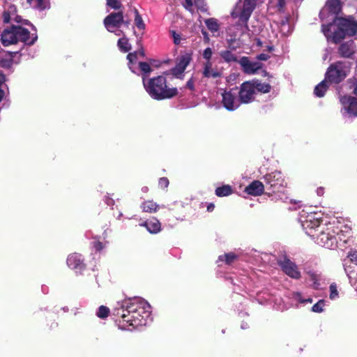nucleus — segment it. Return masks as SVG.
I'll list each match as a JSON object with an SVG mask.
<instances>
[{
  "mask_svg": "<svg viewBox=\"0 0 357 357\" xmlns=\"http://www.w3.org/2000/svg\"><path fill=\"white\" fill-rule=\"evenodd\" d=\"M139 226L146 227V230L151 234H158L161 231V224L154 217L140 223Z\"/></svg>",
  "mask_w": 357,
  "mask_h": 357,
  "instance_id": "nucleus-19",
  "label": "nucleus"
},
{
  "mask_svg": "<svg viewBox=\"0 0 357 357\" xmlns=\"http://www.w3.org/2000/svg\"><path fill=\"white\" fill-rule=\"evenodd\" d=\"M238 94V90L236 89L225 91L222 93V103L226 109L234 111L240 107L242 103L240 100V98L237 97Z\"/></svg>",
  "mask_w": 357,
  "mask_h": 357,
  "instance_id": "nucleus-11",
  "label": "nucleus"
},
{
  "mask_svg": "<svg viewBox=\"0 0 357 357\" xmlns=\"http://www.w3.org/2000/svg\"><path fill=\"white\" fill-rule=\"evenodd\" d=\"M137 52L130 53L127 56V59L129 61V63H128L129 68L134 73H137V66H138V63H139V62H137Z\"/></svg>",
  "mask_w": 357,
  "mask_h": 357,
  "instance_id": "nucleus-29",
  "label": "nucleus"
},
{
  "mask_svg": "<svg viewBox=\"0 0 357 357\" xmlns=\"http://www.w3.org/2000/svg\"><path fill=\"white\" fill-rule=\"evenodd\" d=\"M240 63L243 68L244 71L248 74H254L261 68V65L259 62L250 61L248 58L243 57Z\"/></svg>",
  "mask_w": 357,
  "mask_h": 357,
  "instance_id": "nucleus-20",
  "label": "nucleus"
},
{
  "mask_svg": "<svg viewBox=\"0 0 357 357\" xmlns=\"http://www.w3.org/2000/svg\"><path fill=\"white\" fill-rule=\"evenodd\" d=\"M118 47L123 52H127L131 49V45L129 43L128 38L125 37L119 38Z\"/></svg>",
  "mask_w": 357,
  "mask_h": 357,
  "instance_id": "nucleus-32",
  "label": "nucleus"
},
{
  "mask_svg": "<svg viewBox=\"0 0 357 357\" xmlns=\"http://www.w3.org/2000/svg\"><path fill=\"white\" fill-rule=\"evenodd\" d=\"M116 315L120 316L118 326L121 330H132L146 326L151 321V306L139 298L125 299L117 303Z\"/></svg>",
  "mask_w": 357,
  "mask_h": 357,
  "instance_id": "nucleus-1",
  "label": "nucleus"
},
{
  "mask_svg": "<svg viewBox=\"0 0 357 357\" xmlns=\"http://www.w3.org/2000/svg\"><path fill=\"white\" fill-rule=\"evenodd\" d=\"M324 194V189L322 187L318 188L317 189V195L318 196H322Z\"/></svg>",
  "mask_w": 357,
  "mask_h": 357,
  "instance_id": "nucleus-53",
  "label": "nucleus"
},
{
  "mask_svg": "<svg viewBox=\"0 0 357 357\" xmlns=\"http://www.w3.org/2000/svg\"><path fill=\"white\" fill-rule=\"evenodd\" d=\"M279 264L282 271L287 275L294 279H298L300 278L301 273L297 266L289 259L285 258L283 260L280 261Z\"/></svg>",
  "mask_w": 357,
  "mask_h": 357,
  "instance_id": "nucleus-14",
  "label": "nucleus"
},
{
  "mask_svg": "<svg viewBox=\"0 0 357 357\" xmlns=\"http://www.w3.org/2000/svg\"><path fill=\"white\" fill-rule=\"evenodd\" d=\"M310 280L312 282V286L314 289H319L321 286L320 281L321 280V277L320 275L317 274L315 273H310Z\"/></svg>",
  "mask_w": 357,
  "mask_h": 357,
  "instance_id": "nucleus-38",
  "label": "nucleus"
},
{
  "mask_svg": "<svg viewBox=\"0 0 357 357\" xmlns=\"http://www.w3.org/2000/svg\"><path fill=\"white\" fill-rule=\"evenodd\" d=\"M353 95L344 96L340 98L342 113L345 116H357V81L354 83Z\"/></svg>",
  "mask_w": 357,
  "mask_h": 357,
  "instance_id": "nucleus-9",
  "label": "nucleus"
},
{
  "mask_svg": "<svg viewBox=\"0 0 357 357\" xmlns=\"http://www.w3.org/2000/svg\"><path fill=\"white\" fill-rule=\"evenodd\" d=\"M354 52V46L352 42L342 44L340 47V53L344 57H349Z\"/></svg>",
  "mask_w": 357,
  "mask_h": 357,
  "instance_id": "nucleus-28",
  "label": "nucleus"
},
{
  "mask_svg": "<svg viewBox=\"0 0 357 357\" xmlns=\"http://www.w3.org/2000/svg\"><path fill=\"white\" fill-rule=\"evenodd\" d=\"M3 20L5 23L12 22H20L22 19L17 13V8L15 5L6 4L4 7Z\"/></svg>",
  "mask_w": 357,
  "mask_h": 357,
  "instance_id": "nucleus-16",
  "label": "nucleus"
},
{
  "mask_svg": "<svg viewBox=\"0 0 357 357\" xmlns=\"http://www.w3.org/2000/svg\"><path fill=\"white\" fill-rule=\"evenodd\" d=\"M3 79V77L2 75H0V82H1ZM5 96V91L3 89V86L1 84H0V102L2 100Z\"/></svg>",
  "mask_w": 357,
  "mask_h": 357,
  "instance_id": "nucleus-50",
  "label": "nucleus"
},
{
  "mask_svg": "<svg viewBox=\"0 0 357 357\" xmlns=\"http://www.w3.org/2000/svg\"><path fill=\"white\" fill-rule=\"evenodd\" d=\"M38 39L36 30L33 32L22 26H12L5 29L1 33V41L4 46L22 43L26 45H33Z\"/></svg>",
  "mask_w": 357,
  "mask_h": 357,
  "instance_id": "nucleus-5",
  "label": "nucleus"
},
{
  "mask_svg": "<svg viewBox=\"0 0 357 357\" xmlns=\"http://www.w3.org/2000/svg\"><path fill=\"white\" fill-rule=\"evenodd\" d=\"M107 4L112 8L118 10L121 7V3L119 0H107Z\"/></svg>",
  "mask_w": 357,
  "mask_h": 357,
  "instance_id": "nucleus-44",
  "label": "nucleus"
},
{
  "mask_svg": "<svg viewBox=\"0 0 357 357\" xmlns=\"http://www.w3.org/2000/svg\"><path fill=\"white\" fill-rule=\"evenodd\" d=\"M340 10L341 3L340 0H327L325 7L320 12V17L323 19L326 11L332 15H336Z\"/></svg>",
  "mask_w": 357,
  "mask_h": 357,
  "instance_id": "nucleus-18",
  "label": "nucleus"
},
{
  "mask_svg": "<svg viewBox=\"0 0 357 357\" xmlns=\"http://www.w3.org/2000/svg\"><path fill=\"white\" fill-rule=\"evenodd\" d=\"M322 215L321 213L304 211L301 212L299 220L303 229L308 236L314 237L315 233L320 229V227L323 225H321Z\"/></svg>",
  "mask_w": 357,
  "mask_h": 357,
  "instance_id": "nucleus-6",
  "label": "nucleus"
},
{
  "mask_svg": "<svg viewBox=\"0 0 357 357\" xmlns=\"http://www.w3.org/2000/svg\"><path fill=\"white\" fill-rule=\"evenodd\" d=\"M135 24L140 30L145 29V24L137 9L135 10Z\"/></svg>",
  "mask_w": 357,
  "mask_h": 357,
  "instance_id": "nucleus-37",
  "label": "nucleus"
},
{
  "mask_svg": "<svg viewBox=\"0 0 357 357\" xmlns=\"http://www.w3.org/2000/svg\"><path fill=\"white\" fill-rule=\"evenodd\" d=\"M142 190L144 192H148V190H149V188H148V187H143V188H142Z\"/></svg>",
  "mask_w": 357,
  "mask_h": 357,
  "instance_id": "nucleus-57",
  "label": "nucleus"
},
{
  "mask_svg": "<svg viewBox=\"0 0 357 357\" xmlns=\"http://www.w3.org/2000/svg\"><path fill=\"white\" fill-rule=\"evenodd\" d=\"M188 87H189L190 89H192V84H190V82L188 83Z\"/></svg>",
  "mask_w": 357,
  "mask_h": 357,
  "instance_id": "nucleus-58",
  "label": "nucleus"
},
{
  "mask_svg": "<svg viewBox=\"0 0 357 357\" xmlns=\"http://www.w3.org/2000/svg\"><path fill=\"white\" fill-rule=\"evenodd\" d=\"M349 70V68L347 64L337 62L328 68L326 78L330 82L337 84L347 77Z\"/></svg>",
  "mask_w": 357,
  "mask_h": 357,
  "instance_id": "nucleus-10",
  "label": "nucleus"
},
{
  "mask_svg": "<svg viewBox=\"0 0 357 357\" xmlns=\"http://www.w3.org/2000/svg\"><path fill=\"white\" fill-rule=\"evenodd\" d=\"M236 258V255L232 252L226 253L219 256L218 261H225L226 264H231Z\"/></svg>",
  "mask_w": 357,
  "mask_h": 357,
  "instance_id": "nucleus-33",
  "label": "nucleus"
},
{
  "mask_svg": "<svg viewBox=\"0 0 357 357\" xmlns=\"http://www.w3.org/2000/svg\"><path fill=\"white\" fill-rule=\"evenodd\" d=\"M322 32L328 40L337 43L346 36L357 33V22L353 19L335 18L332 24L322 25Z\"/></svg>",
  "mask_w": 357,
  "mask_h": 357,
  "instance_id": "nucleus-3",
  "label": "nucleus"
},
{
  "mask_svg": "<svg viewBox=\"0 0 357 357\" xmlns=\"http://www.w3.org/2000/svg\"><path fill=\"white\" fill-rule=\"evenodd\" d=\"M144 87L148 94L153 99L160 100L171 98L177 94L176 88H169L167 79L163 75L150 79L142 77Z\"/></svg>",
  "mask_w": 357,
  "mask_h": 357,
  "instance_id": "nucleus-4",
  "label": "nucleus"
},
{
  "mask_svg": "<svg viewBox=\"0 0 357 357\" xmlns=\"http://www.w3.org/2000/svg\"><path fill=\"white\" fill-rule=\"evenodd\" d=\"M338 291L337 289L336 284H331L330 285V298L331 300H335L338 298Z\"/></svg>",
  "mask_w": 357,
  "mask_h": 357,
  "instance_id": "nucleus-43",
  "label": "nucleus"
},
{
  "mask_svg": "<svg viewBox=\"0 0 357 357\" xmlns=\"http://www.w3.org/2000/svg\"><path fill=\"white\" fill-rule=\"evenodd\" d=\"M215 208V206L213 204H208L207 206V211H212Z\"/></svg>",
  "mask_w": 357,
  "mask_h": 357,
  "instance_id": "nucleus-55",
  "label": "nucleus"
},
{
  "mask_svg": "<svg viewBox=\"0 0 357 357\" xmlns=\"http://www.w3.org/2000/svg\"><path fill=\"white\" fill-rule=\"evenodd\" d=\"M109 312V309L104 305L99 307L96 315L100 319L106 318Z\"/></svg>",
  "mask_w": 357,
  "mask_h": 357,
  "instance_id": "nucleus-42",
  "label": "nucleus"
},
{
  "mask_svg": "<svg viewBox=\"0 0 357 357\" xmlns=\"http://www.w3.org/2000/svg\"><path fill=\"white\" fill-rule=\"evenodd\" d=\"M240 100L243 104H248L252 102L256 94L255 91V86L251 81L243 82L240 87V90L238 91Z\"/></svg>",
  "mask_w": 357,
  "mask_h": 357,
  "instance_id": "nucleus-12",
  "label": "nucleus"
},
{
  "mask_svg": "<svg viewBox=\"0 0 357 357\" xmlns=\"http://www.w3.org/2000/svg\"><path fill=\"white\" fill-rule=\"evenodd\" d=\"M327 82L328 80L322 81L319 83L314 89V94L318 97L324 96L326 89H327Z\"/></svg>",
  "mask_w": 357,
  "mask_h": 357,
  "instance_id": "nucleus-31",
  "label": "nucleus"
},
{
  "mask_svg": "<svg viewBox=\"0 0 357 357\" xmlns=\"http://www.w3.org/2000/svg\"><path fill=\"white\" fill-rule=\"evenodd\" d=\"M202 35L204 36V40L205 43H208L210 41V37L208 33L206 31H202Z\"/></svg>",
  "mask_w": 357,
  "mask_h": 357,
  "instance_id": "nucleus-52",
  "label": "nucleus"
},
{
  "mask_svg": "<svg viewBox=\"0 0 357 357\" xmlns=\"http://www.w3.org/2000/svg\"><path fill=\"white\" fill-rule=\"evenodd\" d=\"M27 2L32 5L34 1H36V4L33 5L34 7H37L40 10H44L47 8L49 6L48 0H26Z\"/></svg>",
  "mask_w": 357,
  "mask_h": 357,
  "instance_id": "nucleus-36",
  "label": "nucleus"
},
{
  "mask_svg": "<svg viewBox=\"0 0 357 357\" xmlns=\"http://www.w3.org/2000/svg\"><path fill=\"white\" fill-rule=\"evenodd\" d=\"M106 203L109 206H112L114 204V201L112 198H107L106 199Z\"/></svg>",
  "mask_w": 357,
  "mask_h": 357,
  "instance_id": "nucleus-54",
  "label": "nucleus"
},
{
  "mask_svg": "<svg viewBox=\"0 0 357 357\" xmlns=\"http://www.w3.org/2000/svg\"><path fill=\"white\" fill-rule=\"evenodd\" d=\"M66 262L68 267L75 270H82L84 266L82 256L77 253L70 255Z\"/></svg>",
  "mask_w": 357,
  "mask_h": 357,
  "instance_id": "nucleus-21",
  "label": "nucleus"
},
{
  "mask_svg": "<svg viewBox=\"0 0 357 357\" xmlns=\"http://www.w3.org/2000/svg\"><path fill=\"white\" fill-rule=\"evenodd\" d=\"M293 298L295 301H298V303H300L301 304H306V303H312V299L311 298H308L304 299L302 297V295L300 293H298V292L294 293Z\"/></svg>",
  "mask_w": 357,
  "mask_h": 357,
  "instance_id": "nucleus-41",
  "label": "nucleus"
},
{
  "mask_svg": "<svg viewBox=\"0 0 357 357\" xmlns=\"http://www.w3.org/2000/svg\"><path fill=\"white\" fill-rule=\"evenodd\" d=\"M347 257L350 259L351 261L357 264V250H351L348 253Z\"/></svg>",
  "mask_w": 357,
  "mask_h": 357,
  "instance_id": "nucleus-47",
  "label": "nucleus"
},
{
  "mask_svg": "<svg viewBox=\"0 0 357 357\" xmlns=\"http://www.w3.org/2000/svg\"><path fill=\"white\" fill-rule=\"evenodd\" d=\"M233 190L229 185H224L221 187H218L215 190V195L218 197H226L231 195Z\"/></svg>",
  "mask_w": 357,
  "mask_h": 357,
  "instance_id": "nucleus-30",
  "label": "nucleus"
},
{
  "mask_svg": "<svg viewBox=\"0 0 357 357\" xmlns=\"http://www.w3.org/2000/svg\"><path fill=\"white\" fill-rule=\"evenodd\" d=\"M139 68L141 72L143 73V77L148 76L152 69L151 66L146 62H139L137 66V69Z\"/></svg>",
  "mask_w": 357,
  "mask_h": 357,
  "instance_id": "nucleus-34",
  "label": "nucleus"
},
{
  "mask_svg": "<svg viewBox=\"0 0 357 357\" xmlns=\"http://www.w3.org/2000/svg\"><path fill=\"white\" fill-rule=\"evenodd\" d=\"M203 75L206 77H217L219 73L216 69L213 68L211 61H206L204 64Z\"/></svg>",
  "mask_w": 357,
  "mask_h": 357,
  "instance_id": "nucleus-26",
  "label": "nucleus"
},
{
  "mask_svg": "<svg viewBox=\"0 0 357 357\" xmlns=\"http://www.w3.org/2000/svg\"><path fill=\"white\" fill-rule=\"evenodd\" d=\"M141 208L143 212L154 213L160 208V206L152 200H146L142 203Z\"/></svg>",
  "mask_w": 357,
  "mask_h": 357,
  "instance_id": "nucleus-25",
  "label": "nucleus"
},
{
  "mask_svg": "<svg viewBox=\"0 0 357 357\" xmlns=\"http://www.w3.org/2000/svg\"><path fill=\"white\" fill-rule=\"evenodd\" d=\"M158 185H159L160 188L165 189V188H167V186L169 185V181L167 178H165V177L160 178L159 180V182H158Z\"/></svg>",
  "mask_w": 357,
  "mask_h": 357,
  "instance_id": "nucleus-48",
  "label": "nucleus"
},
{
  "mask_svg": "<svg viewBox=\"0 0 357 357\" xmlns=\"http://www.w3.org/2000/svg\"><path fill=\"white\" fill-rule=\"evenodd\" d=\"M312 238L317 244L328 249L336 248L338 240L340 246L341 243L350 245L354 242L351 228L349 226L344 225L338 228L331 223L323 225Z\"/></svg>",
  "mask_w": 357,
  "mask_h": 357,
  "instance_id": "nucleus-2",
  "label": "nucleus"
},
{
  "mask_svg": "<svg viewBox=\"0 0 357 357\" xmlns=\"http://www.w3.org/2000/svg\"><path fill=\"white\" fill-rule=\"evenodd\" d=\"M93 246L97 251H100L105 248L103 243L98 241H93Z\"/></svg>",
  "mask_w": 357,
  "mask_h": 357,
  "instance_id": "nucleus-49",
  "label": "nucleus"
},
{
  "mask_svg": "<svg viewBox=\"0 0 357 357\" xmlns=\"http://www.w3.org/2000/svg\"><path fill=\"white\" fill-rule=\"evenodd\" d=\"M326 306V301L324 300H319L312 307V311L316 313L322 312Z\"/></svg>",
  "mask_w": 357,
  "mask_h": 357,
  "instance_id": "nucleus-40",
  "label": "nucleus"
},
{
  "mask_svg": "<svg viewBox=\"0 0 357 357\" xmlns=\"http://www.w3.org/2000/svg\"><path fill=\"white\" fill-rule=\"evenodd\" d=\"M191 59V55L188 53L181 55L177 64L172 70V74L177 77H180L185 71L186 67L189 65Z\"/></svg>",
  "mask_w": 357,
  "mask_h": 357,
  "instance_id": "nucleus-15",
  "label": "nucleus"
},
{
  "mask_svg": "<svg viewBox=\"0 0 357 357\" xmlns=\"http://www.w3.org/2000/svg\"><path fill=\"white\" fill-rule=\"evenodd\" d=\"M213 55V50L211 47L206 48L202 54L203 58L206 60V61H211V56Z\"/></svg>",
  "mask_w": 357,
  "mask_h": 357,
  "instance_id": "nucleus-45",
  "label": "nucleus"
},
{
  "mask_svg": "<svg viewBox=\"0 0 357 357\" xmlns=\"http://www.w3.org/2000/svg\"><path fill=\"white\" fill-rule=\"evenodd\" d=\"M255 86V91H256V94L258 93H268L271 90V86L266 83H262L258 80H252L251 81Z\"/></svg>",
  "mask_w": 357,
  "mask_h": 357,
  "instance_id": "nucleus-27",
  "label": "nucleus"
},
{
  "mask_svg": "<svg viewBox=\"0 0 357 357\" xmlns=\"http://www.w3.org/2000/svg\"><path fill=\"white\" fill-rule=\"evenodd\" d=\"M351 286L357 291V271H349L345 268Z\"/></svg>",
  "mask_w": 357,
  "mask_h": 357,
  "instance_id": "nucleus-35",
  "label": "nucleus"
},
{
  "mask_svg": "<svg viewBox=\"0 0 357 357\" xmlns=\"http://www.w3.org/2000/svg\"><path fill=\"white\" fill-rule=\"evenodd\" d=\"M171 34L174 39V44L179 45L182 40L181 35L177 33L175 31H171Z\"/></svg>",
  "mask_w": 357,
  "mask_h": 357,
  "instance_id": "nucleus-46",
  "label": "nucleus"
},
{
  "mask_svg": "<svg viewBox=\"0 0 357 357\" xmlns=\"http://www.w3.org/2000/svg\"><path fill=\"white\" fill-rule=\"evenodd\" d=\"M17 52H3L0 55V66L3 68H10L14 63L13 57Z\"/></svg>",
  "mask_w": 357,
  "mask_h": 357,
  "instance_id": "nucleus-24",
  "label": "nucleus"
},
{
  "mask_svg": "<svg viewBox=\"0 0 357 357\" xmlns=\"http://www.w3.org/2000/svg\"><path fill=\"white\" fill-rule=\"evenodd\" d=\"M204 23L213 36L217 37L220 36L221 24L218 20L214 17L208 18L204 20Z\"/></svg>",
  "mask_w": 357,
  "mask_h": 357,
  "instance_id": "nucleus-22",
  "label": "nucleus"
},
{
  "mask_svg": "<svg viewBox=\"0 0 357 357\" xmlns=\"http://www.w3.org/2000/svg\"><path fill=\"white\" fill-rule=\"evenodd\" d=\"M220 56L227 62L235 61L236 60V56L229 50L222 51Z\"/></svg>",
  "mask_w": 357,
  "mask_h": 357,
  "instance_id": "nucleus-39",
  "label": "nucleus"
},
{
  "mask_svg": "<svg viewBox=\"0 0 357 357\" xmlns=\"http://www.w3.org/2000/svg\"><path fill=\"white\" fill-rule=\"evenodd\" d=\"M264 190V186L263 183L259 181H255L248 185L245 191L250 195L259 196L261 195Z\"/></svg>",
  "mask_w": 357,
  "mask_h": 357,
  "instance_id": "nucleus-23",
  "label": "nucleus"
},
{
  "mask_svg": "<svg viewBox=\"0 0 357 357\" xmlns=\"http://www.w3.org/2000/svg\"><path fill=\"white\" fill-rule=\"evenodd\" d=\"M266 183L269 184L273 188V192H279L282 191L287 183L282 177L281 172H273L265 176Z\"/></svg>",
  "mask_w": 357,
  "mask_h": 357,
  "instance_id": "nucleus-13",
  "label": "nucleus"
},
{
  "mask_svg": "<svg viewBox=\"0 0 357 357\" xmlns=\"http://www.w3.org/2000/svg\"><path fill=\"white\" fill-rule=\"evenodd\" d=\"M257 58L261 61H266L269 58V56L267 54L262 53V54H259L257 56Z\"/></svg>",
  "mask_w": 357,
  "mask_h": 357,
  "instance_id": "nucleus-51",
  "label": "nucleus"
},
{
  "mask_svg": "<svg viewBox=\"0 0 357 357\" xmlns=\"http://www.w3.org/2000/svg\"><path fill=\"white\" fill-rule=\"evenodd\" d=\"M183 6L192 14L195 13V8L202 12L207 10L204 0H183Z\"/></svg>",
  "mask_w": 357,
  "mask_h": 357,
  "instance_id": "nucleus-17",
  "label": "nucleus"
},
{
  "mask_svg": "<svg viewBox=\"0 0 357 357\" xmlns=\"http://www.w3.org/2000/svg\"><path fill=\"white\" fill-rule=\"evenodd\" d=\"M328 54H329V51L328 50H326V52L323 56L324 60H326L328 58Z\"/></svg>",
  "mask_w": 357,
  "mask_h": 357,
  "instance_id": "nucleus-56",
  "label": "nucleus"
},
{
  "mask_svg": "<svg viewBox=\"0 0 357 357\" xmlns=\"http://www.w3.org/2000/svg\"><path fill=\"white\" fill-rule=\"evenodd\" d=\"M257 0H238L231 13L233 18H238L247 27V22L256 6Z\"/></svg>",
  "mask_w": 357,
  "mask_h": 357,
  "instance_id": "nucleus-8",
  "label": "nucleus"
},
{
  "mask_svg": "<svg viewBox=\"0 0 357 357\" xmlns=\"http://www.w3.org/2000/svg\"><path fill=\"white\" fill-rule=\"evenodd\" d=\"M104 24L107 30L120 36L123 34L124 30L128 29L130 23L123 20L122 12L112 13L105 17Z\"/></svg>",
  "mask_w": 357,
  "mask_h": 357,
  "instance_id": "nucleus-7",
  "label": "nucleus"
}]
</instances>
